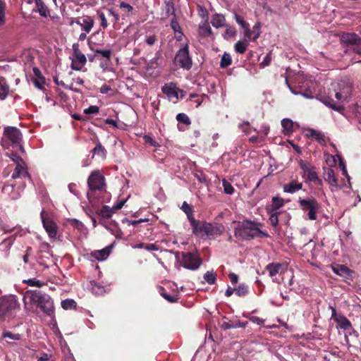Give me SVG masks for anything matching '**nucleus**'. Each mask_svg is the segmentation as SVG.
<instances>
[{
  "mask_svg": "<svg viewBox=\"0 0 361 361\" xmlns=\"http://www.w3.org/2000/svg\"><path fill=\"white\" fill-rule=\"evenodd\" d=\"M23 300L26 312H34L39 308L47 315L54 317V302L48 294L38 290H29L25 292Z\"/></svg>",
  "mask_w": 361,
  "mask_h": 361,
  "instance_id": "obj_1",
  "label": "nucleus"
},
{
  "mask_svg": "<svg viewBox=\"0 0 361 361\" xmlns=\"http://www.w3.org/2000/svg\"><path fill=\"white\" fill-rule=\"evenodd\" d=\"M5 23V3L0 0V27Z\"/></svg>",
  "mask_w": 361,
  "mask_h": 361,
  "instance_id": "obj_39",
  "label": "nucleus"
},
{
  "mask_svg": "<svg viewBox=\"0 0 361 361\" xmlns=\"http://www.w3.org/2000/svg\"><path fill=\"white\" fill-rule=\"evenodd\" d=\"M42 222L44 228L51 239H56L58 232V226L56 224L47 216L45 211L43 209L40 214Z\"/></svg>",
  "mask_w": 361,
  "mask_h": 361,
  "instance_id": "obj_8",
  "label": "nucleus"
},
{
  "mask_svg": "<svg viewBox=\"0 0 361 361\" xmlns=\"http://www.w3.org/2000/svg\"><path fill=\"white\" fill-rule=\"evenodd\" d=\"M20 176H28V173L25 170L23 163H18L15 169L14 172L12 174L13 178H17Z\"/></svg>",
  "mask_w": 361,
  "mask_h": 361,
  "instance_id": "obj_25",
  "label": "nucleus"
},
{
  "mask_svg": "<svg viewBox=\"0 0 361 361\" xmlns=\"http://www.w3.org/2000/svg\"><path fill=\"white\" fill-rule=\"evenodd\" d=\"M206 232V236L215 235L221 233L224 231V226L220 224H207L204 227Z\"/></svg>",
  "mask_w": 361,
  "mask_h": 361,
  "instance_id": "obj_17",
  "label": "nucleus"
},
{
  "mask_svg": "<svg viewBox=\"0 0 361 361\" xmlns=\"http://www.w3.org/2000/svg\"><path fill=\"white\" fill-rule=\"evenodd\" d=\"M212 25L215 27H224L226 25L225 17L221 14H215L211 20Z\"/></svg>",
  "mask_w": 361,
  "mask_h": 361,
  "instance_id": "obj_22",
  "label": "nucleus"
},
{
  "mask_svg": "<svg viewBox=\"0 0 361 361\" xmlns=\"http://www.w3.org/2000/svg\"><path fill=\"white\" fill-rule=\"evenodd\" d=\"M284 201L282 198L279 197H274L272 199V209H278L283 205Z\"/></svg>",
  "mask_w": 361,
  "mask_h": 361,
  "instance_id": "obj_34",
  "label": "nucleus"
},
{
  "mask_svg": "<svg viewBox=\"0 0 361 361\" xmlns=\"http://www.w3.org/2000/svg\"><path fill=\"white\" fill-rule=\"evenodd\" d=\"M19 308L20 304L15 295L0 298V320L10 318Z\"/></svg>",
  "mask_w": 361,
  "mask_h": 361,
  "instance_id": "obj_4",
  "label": "nucleus"
},
{
  "mask_svg": "<svg viewBox=\"0 0 361 361\" xmlns=\"http://www.w3.org/2000/svg\"><path fill=\"white\" fill-rule=\"evenodd\" d=\"M236 33V30L234 27L231 26H226V29L225 31V36L228 37H233Z\"/></svg>",
  "mask_w": 361,
  "mask_h": 361,
  "instance_id": "obj_51",
  "label": "nucleus"
},
{
  "mask_svg": "<svg viewBox=\"0 0 361 361\" xmlns=\"http://www.w3.org/2000/svg\"><path fill=\"white\" fill-rule=\"evenodd\" d=\"M96 54H100L102 57L107 59H110L111 50L110 49H96L94 50Z\"/></svg>",
  "mask_w": 361,
  "mask_h": 361,
  "instance_id": "obj_44",
  "label": "nucleus"
},
{
  "mask_svg": "<svg viewBox=\"0 0 361 361\" xmlns=\"http://www.w3.org/2000/svg\"><path fill=\"white\" fill-rule=\"evenodd\" d=\"M182 262L184 267L188 269H197L201 264V260L195 255L187 252L183 253Z\"/></svg>",
  "mask_w": 361,
  "mask_h": 361,
  "instance_id": "obj_13",
  "label": "nucleus"
},
{
  "mask_svg": "<svg viewBox=\"0 0 361 361\" xmlns=\"http://www.w3.org/2000/svg\"><path fill=\"white\" fill-rule=\"evenodd\" d=\"M247 46V40H240L235 43L234 48L236 52L243 54L246 51Z\"/></svg>",
  "mask_w": 361,
  "mask_h": 361,
  "instance_id": "obj_29",
  "label": "nucleus"
},
{
  "mask_svg": "<svg viewBox=\"0 0 361 361\" xmlns=\"http://www.w3.org/2000/svg\"><path fill=\"white\" fill-rule=\"evenodd\" d=\"M162 92L165 94L169 99H178V94L183 93V91L180 90L174 82H169L165 84L162 88Z\"/></svg>",
  "mask_w": 361,
  "mask_h": 361,
  "instance_id": "obj_15",
  "label": "nucleus"
},
{
  "mask_svg": "<svg viewBox=\"0 0 361 361\" xmlns=\"http://www.w3.org/2000/svg\"><path fill=\"white\" fill-rule=\"evenodd\" d=\"M156 40L157 38L154 35H149L145 38V42L149 46H152L155 43Z\"/></svg>",
  "mask_w": 361,
  "mask_h": 361,
  "instance_id": "obj_60",
  "label": "nucleus"
},
{
  "mask_svg": "<svg viewBox=\"0 0 361 361\" xmlns=\"http://www.w3.org/2000/svg\"><path fill=\"white\" fill-rule=\"evenodd\" d=\"M108 12L109 15L112 17L111 21L113 22V23H117L120 20L119 15L116 13L112 8L108 9Z\"/></svg>",
  "mask_w": 361,
  "mask_h": 361,
  "instance_id": "obj_47",
  "label": "nucleus"
},
{
  "mask_svg": "<svg viewBox=\"0 0 361 361\" xmlns=\"http://www.w3.org/2000/svg\"><path fill=\"white\" fill-rule=\"evenodd\" d=\"M333 271L343 277H348L350 275V270L343 264H333L331 266Z\"/></svg>",
  "mask_w": 361,
  "mask_h": 361,
  "instance_id": "obj_21",
  "label": "nucleus"
},
{
  "mask_svg": "<svg viewBox=\"0 0 361 361\" xmlns=\"http://www.w3.org/2000/svg\"><path fill=\"white\" fill-rule=\"evenodd\" d=\"M305 135L307 137H312L315 139L316 140L319 141V142H322L324 141V135L314 129L312 128H308L305 130Z\"/></svg>",
  "mask_w": 361,
  "mask_h": 361,
  "instance_id": "obj_23",
  "label": "nucleus"
},
{
  "mask_svg": "<svg viewBox=\"0 0 361 361\" xmlns=\"http://www.w3.org/2000/svg\"><path fill=\"white\" fill-rule=\"evenodd\" d=\"M77 24L81 28L82 32L78 37V40L83 42L86 39L87 34H89L92 30L94 25V20L93 17L90 16H85L82 17H78L75 20H71L70 23L71 25Z\"/></svg>",
  "mask_w": 361,
  "mask_h": 361,
  "instance_id": "obj_5",
  "label": "nucleus"
},
{
  "mask_svg": "<svg viewBox=\"0 0 361 361\" xmlns=\"http://www.w3.org/2000/svg\"><path fill=\"white\" fill-rule=\"evenodd\" d=\"M176 61L180 66L189 70L192 66V59L189 55V48L188 44H185L181 48L176 55Z\"/></svg>",
  "mask_w": 361,
  "mask_h": 361,
  "instance_id": "obj_10",
  "label": "nucleus"
},
{
  "mask_svg": "<svg viewBox=\"0 0 361 361\" xmlns=\"http://www.w3.org/2000/svg\"><path fill=\"white\" fill-rule=\"evenodd\" d=\"M120 8L125 9L127 12L130 13L133 11V8L132 6H130L129 4H127L126 2H121L120 4Z\"/></svg>",
  "mask_w": 361,
  "mask_h": 361,
  "instance_id": "obj_59",
  "label": "nucleus"
},
{
  "mask_svg": "<svg viewBox=\"0 0 361 361\" xmlns=\"http://www.w3.org/2000/svg\"><path fill=\"white\" fill-rule=\"evenodd\" d=\"M69 221L71 226H73L75 228H77L78 230L81 231L84 227L83 224L75 219H71Z\"/></svg>",
  "mask_w": 361,
  "mask_h": 361,
  "instance_id": "obj_45",
  "label": "nucleus"
},
{
  "mask_svg": "<svg viewBox=\"0 0 361 361\" xmlns=\"http://www.w3.org/2000/svg\"><path fill=\"white\" fill-rule=\"evenodd\" d=\"M99 112V107L97 106H90L84 110L86 114H97Z\"/></svg>",
  "mask_w": 361,
  "mask_h": 361,
  "instance_id": "obj_49",
  "label": "nucleus"
},
{
  "mask_svg": "<svg viewBox=\"0 0 361 361\" xmlns=\"http://www.w3.org/2000/svg\"><path fill=\"white\" fill-rule=\"evenodd\" d=\"M9 92V87L4 78H0V99H4Z\"/></svg>",
  "mask_w": 361,
  "mask_h": 361,
  "instance_id": "obj_27",
  "label": "nucleus"
},
{
  "mask_svg": "<svg viewBox=\"0 0 361 361\" xmlns=\"http://www.w3.org/2000/svg\"><path fill=\"white\" fill-rule=\"evenodd\" d=\"M190 224L192 227L193 233L195 235H200L201 237L206 236V232L204 231V227L206 226L207 223L199 222L195 221L194 219L190 221Z\"/></svg>",
  "mask_w": 361,
  "mask_h": 361,
  "instance_id": "obj_19",
  "label": "nucleus"
},
{
  "mask_svg": "<svg viewBox=\"0 0 361 361\" xmlns=\"http://www.w3.org/2000/svg\"><path fill=\"white\" fill-rule=\"evenodd\" d=\"M223 187H224V191L225 193L231 195L233 193L234 189L231 184L228 183L226 180H223L222 181Z\"/></svg>",
  "mask_w": 361,
  "mask_h": 361,
  "instance_id": "obj_38",
  "label": "nucleus"
},
{
  "mask_svg": "<svg viewBox=\"0 0 361 361\" xmlns=\"http://www.w3.org/2000/svg\"><path fill=\"white\" fill-rule=\"evenodd\" d=\"M235 19L236 20V22L242 27V28H244L245 27H246L248 24L246 23L244 20L240 18L238 15L235 14Z\"/></svg>",
  "mask_w": 361,
  "mask_h": 361,
  "instance_id": "obj_63",
  "label": "nucleus"
},
{
  "mask_svg": "<svg viewBox=\"0 0 361 361\" xmlns=\"http://www.w3.org/2000/svg\"><path fill=\"white\" fill-rule=\"evenodd\" d=\"M259 224L245 221L235 229V235L242 239H251L256 237H267L266 232L261 231L259 228Z\"/></svg>",
  "mask_w": 361,
  "mask_h": 361,
  "instance_id": "obj_3",
  "label": "nucleus"
},
{
  "mask_svg": "<svg viewBox=\"0 0 361 361\" xmlns=\"http://www.w3.org/2000/svg\"><path fill=\"white\" fill-rule=\"evenodd\" d=\"M171 27L175 32H180V27L176 19H173L171 22Z\"/></svg>",
  "mask_w": 361,
  "mask_h": 361,
  "instance_id": "obj_53",
  "label": "nucleus"
},
{
  "mask_svg": "<svg viewBox=\"0 0 361 361\" xmlns=\"http://www.w3.org/2000/svg\"><path fill=\"white\" fill-rule=\"evenodd\" d=\"M75 302L73 300H66L61 302V306L63 309L67 310L74 306Z\"/></svg>",
  "mask_w": 361,
  "mask_h": 361,
  "instance_id": "obj_50",
  "label": "nucleus"
},
{
  "mask_svg": "<svg viewBox=\"0 0 361 361\" xmlns=\"http://www.w3.org/2000/svg\"><path fill=\"white\" fill-rule=\"evenodd\" d=\"M34 83L37 88L42 89L44 84V78L43 77L36 78Z\"/></svg>",
  "mask_w": 361,
  "mask_h": 361,
  "instance_id": "obj_52",
  "label": "nucleus"
},
{
  "mask_svg": "<svg viewBox=\"0 0 361 361\" xmlns=\"http://www.w3.org/2000/svg\"><path fill=\"white\" fill-rule=\"evenodd\" d=\"M89 188L92 190H99L104 185V179L102 175L97 171L92 172L88 178Z\"/></svg>",
  "mask_w": 361,
  "mask_h": 361,
  "instance_id": "obj_11",
  "label": "nucleus"
},
{
  "mask_svg": "<svg viewBox=\"0 0 361 361\" xmlns=\"http://www.w3.org/2000/svg\"><path fill=\"white\" fill-rule=\"evenodd\" d=\"M10 158L14 161L16 162L17 164L18 163H23V159H21V157H20L19 156H18L17 154H13V153H11L10 155H9Z\"/></svg>",
  "mask_w": 361,
  "mask_h": 361,
  "instance_id": "obj_64",
  "label": "nucleus"
},
{
  "mask_svg": "<svg viewBox=\"0 0 361 361\" xmlns=\"http://www.w3.org/2000/svg\"><path fill=\"white\" fill-rule=\"evenodd\" d=\"M92 152L94 154H97L104 158L106 157V149L102 146L100 143H98L96 147L93 149Z\"/></svg>",
  "mask_w": 361,
  "mask_h": 361,
  "instance_id": "obj_33",
  "label": "nucleus"
},
{
  "mask_svg": "<svg viewBox=\"0 0 361 361\" xmlns=\"http://www.w3.org/2000/svg\"><path fill=\"white\" fill-rule=\"evenodd\" d=\"M300 207L304 211H308V218L310 220L317 219V213L319 208V203L314 198L302 199L299 198Z\"/></svg>",
  "mask_w": 361,
  "mask_h": 361,
  "instance_id": "obj_6",
  "label": "nucleus"
},
{
  "mask_svg": "<svg viewBox=\"0 0 361 361\" xmlns=\"http://www.w3.org/2000/svg\"><path fill=\"white\" fill-rule=\"evenodd\" d=\"M147 221V219H140L139 220H133V221L128 220L126 219H124V221L126 222L128 225H133V226H136L141 222H145Z\"/></svg>",
  "mask_w": 361,
  "mask_h": 361,
  "instance_id": "obj_55",
  "label": "nucleus"
},
{
  "mask_svg": "<svg viewBox=\"0 0 361 361\" xmlns=\"http://www.w3.org/2000/svg\"><path fill=\"white\" fill-rule=\"evenodd\" d=\"M176 119L178 122L183 123L187 126L190 124V120L185 114L180 113L177 114Z\"/></svg>",
  "mask_w": 361,
  "mask_h": 361,
  "instance_id": "obj_37",
  "label": "nucleus"
},
{
  "mask_svg": "<svg viewBox=\"0 0 361 361\" xmlns=\"http://www.w3.org/2000/svg\"><path fill=\"white\" fill-rule=\"evenodd\" d=\"M92 291L94 294L100 295L104 292V288L99 284L94 283L92 286Z\"/></svg>",
  "mask_w": 361,
  "mask_h": 361,
  "instance_id": "obj_46",
  "label": "nucleus"
},
{
  "mask_svg": "<svg viewBox=\"0 0 361 361\" xmlns=\"http://www.w3.org/2000/svg\"><path fill=\"white\" fill-rule=\"evenodd\" d=\"M252 32V35H253L252 40L255 41L260 36V33H261V32H260V24L259 23H256L253 26Z\"/></svg>",
  "mask_w": 361,
  "mask_h": 361,
  "instance_id": "obj_42",
  "label": "nucleus"
},
{
  "mask_svg": "<svg viewBox=\"0 0 361 361\" xmlns=\"http://www.w3.org/2000/svg\"><path fill=\"white\" fill-rule=\"evenodd\" d=\"M341 40L343 43L350 45L351 47L361 42V39L355 33H343Z\"/></svg>",
  "mask_w": 361,
  "mask_h": 361,
  "instance_id": "obj_18",
  "label": "nucleus"
},
{
  "mask_svg": "<svg viewBox=\"0 0 361 361\" xmlns=\"http://www.w3.org/2000/svg\"><path fill=\"white\" fill-rule=\"evenodd\" d=\"M243 29L244 30V36L245 38L252 39L253 35L252 30L249 27V24Z\"/></svg>",
  "mask_w": 361,
  "mask_h": 361,
  "instance_id": "obj_54",
  "label": "nucleus"
},
{
  "mask_svg": "<svg viewBox=\"0 0 361 361\" xmlns=\"http://www.w3.org/2000/svg\"><path fill=\"white\" fill-rule=\"evenodd\" d=\"M324 179L329 184L331 191L341 188V186L338 184V178L331 169L324 168Z\"/></svg>",
  "mask_w": 361,
  "mask_h": 361,
  "instance_id": "obj_14",
  "label": "nucleus"
},
{
  "mask_svg": "<svg viewBox=\"0 0 361 361\" xmlns=\"http://www.w3.org/2000/svg\"><path fill=\"white\" fill-rule=\"evenodd\" d=\"M271 61V57L270 54H267L263 59V61L260 63V66L264 68L265 66H267L270 64Z\"/></svg>",
  "mask_w": 361,
  "mask_h": 361,
  "instance_id": "obj_57",
  "label": "nucleus"
},
{
  "mask_svg": "<svg viewBox=\"0 0 361 361\" xmlns=\"http://www.w3.org/2000/svg\"><path fill=\"white\" fill-rule=\"evenodd\" d=\"M162 296L170 302H175L178 300V298L176 296L170 295L167 293H162Z\"/></svg>",
  "mask_w": 361,
  "mask_h": 361,
  "instance_id": "obj_62",
  "label": "nucleus"
},
{
  "mask_svg": "<svg viewBox=\"0 0 361 361\" xmlns=\"http://www.w3.org/2000/svg\"><path fill=\"white\" fill-rule=\"evenodd\" d=\"M325 157H326V159H325L326 163L330 168L333 167L336 165V160L335 157H334L332 155H329V154H325Z\"/></svg>",
  "mask_w": 361,
  "mask_h": 361,
  "instance_id": "obj_43",
  "label": "nucleus"
},
{
  "mask_svg": "<svg viewBox=\"0 0 361 361\" xmlns=\"http://www.w3.org/2000/svg\"><path fill=\"white\" fill-rule=\"evenodd\" d=\"M200 29L204 35H210L212 34V29L207 22L200 25Z\"/></svg>",
  "mask_w": 361,
  "mask_h": 361,
  "instance_id": "obj_41",
  "label": "nucleus"
},
{
  "mask_svg": "<svg viewBox=\"0 0 361 361\" xmlns=\"http://www.w3.org/2000/svg\"><path fill=\"white\" fill-rule=\"evenodd\" d=\"M334 92L320 99L323 104L336 111L343 109L342 102L351 94L352 86L345 81L333 84Z\"/></svg>",
  "mask_w": 361,
  "mask_h": 361,
  "instance_id": "obj_2",
  "label": "nucleus"
},
{
  "mask_svg": "<svg viewBox=\"0 0 361 361\" xmlns=\"http://www.w3.org/2000/svg\"><path fill=\"white\" fill-rule=\"evenodd\" d=\"M115 210L113 209V207L111 208L107 205H104L101 209V215L104 218L109 219L112 216Z\"/></svg>",
  "mask_w": 361,
  "mask_h": 361,
  "instance_id": "obj_31",
  "label": "nucleus"
},
{
  "mask_svg": "<svg viewBox=\"0 0 361 361\" xmlns=\"http://www.w3.org/2000/svg\"><path fill=\"white\" fill-rule=\"evenodd\" d=\"M24 283L27 284L30 286H35V287H42L44 285V283H43L41 281L37 280L35 279H30L27 280H25Z\"/></svg>",
  "mask_w": 361,
  "mask_h": 361,
  "instance_id": "obj_36",
  "label": "nucleus"
},
{
  "mask_svg": "<svg viewBox=\"0 0 361 361\" xmlns=\"http://www.w3.org/2000/svg\"><path fill=\"white\" fill-rule=\"evenodd\" d=\"M181 209L186 214L190 221H191L192 219H194L192 209L191 207L186 202H184L183 203Z\"/></svg>",
  "mask_w": 361,
  "mask_h": 361,
  "instance_id": "obj_30",
  "label": "nucleus"
},
{
  "mask_svg": "<svg viewBox=\"0 0 361 361\" xmlns=\"http://www.w3.org/2000/svg\"><path fill=\"white\" fill-rule=\"evenodd\" d=\"M110 251L109 248H104L101 250H97L93 254L92 256L97 259V260H104L108 257L109 255Z\"/></svg>",
  "mask_w": 361,
  "mask_h": 361,
  "instance_id": "obj_28",
  "label": "nucleus"
},
{
  "mask_svg": "<svg viewBox=\"0 0 361 361\" xmlns=\"http://www.w3.org/2000/svg\"><path fill=\"white\" fill-rule=\"evenodd\" d=\"M300 166L303 171L302 177H307L310 181L314 182L318 185H322V181L318 177L314 166L302 160L300 161Z\"/></svg>",
  "mask_w": 361,
  "mask_h": 361,
  "instance_id": "obj_9",
  "label": "nucleus"
},
{
  "mask_svg": "<svg viewBox=\"0 0 361 361\" xmlns=\"http://www.w3.org/2000/svg\"><path fill=\"white\" fill-rule=\"evenodd\" d=\"M338 326L344 330H350L351 329V324L350 321L343 316H339L335 318Z\"/></svg>",
  "mask_w": 361,
  "mask_h": 361,
  "instance_id": "obj_24",
  "label": "nucleus"
},
{
  "mask_svg": "<svg viewBox=\"0 0 361 361\" xmlns=\"http://www.w3.org/2000/svg\"><path fill=\"white\" fill-rule=\"evenodd\" d=\"M302 188V183H299L297 180H292L290 183L285 184L283 187V189L285 192L293 194L301 190Z\"/></svg>",
  "mask_w": 361,
  "mask_h": 361,
  "instance_id": "obj_20",
  "label": "nucleus"
},
{
  "mask_svg": "<svg viewBox=\"0 0 361 361\" xmlns=\"http://www.w3.org/2000/svg\"><path fill=\"white\" fill-rule=\"evenodd\" d=\"M269 221L273 226H276L279 222L277 214H271L269 219Z\"/></svg>",
  "mask_w": 361,
  "mask_h": 361,
  "instance_id": "obj_56",
  "label": "nucleus"
},
{
  "mask_svg": "<svg viewBox=\"0 0 361 361\" xmlns=\"http://www.w3.org/2000/svg\"><path fill=\"white\" fill-rule=\"evenodd\" d=\"M281 126L283 128V133L286 135H290L293 132V122L289 118H283L281 121Z\"/></svg>",
  "mask_w": 361,
  "mask_h": 361,
  "instance_id": "obj_26",
  "label": "nucleus"
},
{
  "mask_svg": "<svg viewBox=\"0 0 361 361\" xmlns=\"http://www.w3.org/2000/svg\"><path fill=\"white\" fill-rule=\"evenodd\" d=\"M235 294L238 296H244L248 291L247 286L245 285H240L235 289H234Z\"/></svg>",
  "mask_w": 361,
  "mask_h": 361,
  "instance_id": "obj_40",
  "label": "nucleus"
},
{
  "mask_svg": "<svg viewBox=\"0 0 361 361\" xmlns=\"http://www.w3.org/2000/svg\"><path fill=\"white\" fill-rule=\"evenodd\" d=\"M231 57L229 54L224 53L221 57L220 66L221 68H226L231 63Z\"/></svg>",
  "mask_w": 361,
  "mask_h": 361,
  "instance_id": "obj_32",
  "label": "nucleus"
},
{
  "mask_svg": "<svg viewBox=\"0 0 361 361\" xmlns=\"http://www.w3.org/2000/svg\"><path fill=\"white\" fill-rule=\"evenodd\" d=\"M2 336L4 338H8L12 340H19L20 337L19 334H15L10 331H4Z\"/></svg>",
  "mask_w": 361,
  "mask_h": 361,
  "instance_id": "obj_48",
  "label": "nucleus"
},
{
  "mask_svg": "<svg viewBox=\"0 0 361 361\" xmlns=\"http://www.w3.org/2000/svg\"><path fill=\"white\" fill-rule=\"evenodd\" d=\"M204 279L209 284H214L216 281V275L213 271H207L204 275Z\"/></svg>",
  "mask_w": 361,
  "mask_h": 361,
  "instance_id": "obj_35",
  "label": "nucleus"
},
{
  "mask_svg": "<svg viewBox=\"0 0 361 361\" xmlns=\"http://www.w3.org/2000/svg\"><path fill=\"white\" fill-rule=\"evenodd\" d=\"M350 49L353 50V52L361 55V41L359 43H357L353 47H350Z\"/></svg>",
  "mask_w": 361,
  "mask_h": 361,
  "instance_id": "obj_61",
  "label": "nucleus"
},
{
  "mask_svg": "<svg viewBox=\"0 0 361 361\" xmlns=\"http://www.w3.org/2000/svg\"><path fill=\"white\" fill-rule=\"evenodd\" d=\"M285 270V266L280 263H271L266 267V271H268L270 277H274L277 274H281Z\"/></svg>",
  "mask_w": 361,
  "mask_h": 361,
  "instance_id": "obj_16",
  "label": "nucleus"
},
{
  "mask_svg": "<svg viewBox=\"0 0 361 361\" xmlns=\"http://www.w3.org/2000/svg\"><path fill=\"white\" fill-rule=\"evenodd\" d=\"M73 56L75 59L72 62V68L74 70L79 71L87 62L86 56L80 51L78 48V44H74L73 45Z\"/></svg>",
  "mask_w": 361,
  "mask_h": 361,
  "instance_id": "obj_12",
  "label": "nucleus"
},
{
  "mask_svg": "<svg viewBox=\"0 0 361 361\" xmlns=\"http://www.w3.org/2000/svg\"><path fill=\"white\" fill-rule=\"evenodd\" d=\"M6 140H9L13 145L18 147L21 151H24L23 147L20 145L22 134L17 128L6 127L4 129L3 141L4 142Z\"/></svg>",
  "mask_w": 361,
  "mask_h": 361,
  "instance_id": "obj_7",
  "label": "nucleus"
},
{
  "mask_svg": "<svg viewBox=\"0 0 361 361\" xmlns=\"http://www.w3.org/2000/svg\"><path fill=\"white\" fill-rule=\"evenodd\" d=\"M99 18L101 20V26L103 27V28H106L108 26V23H107V20L106 18V16L103 13H100L99 14Z\"/></svg>",
  "mask_w": 361,
  "mask_h": 361,
  "instance_id": "obj_58",
  "label": "nucleus"
}]
</instances>
